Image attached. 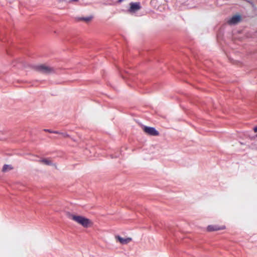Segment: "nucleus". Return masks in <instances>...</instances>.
<instances>
[{"label": "nucleus", "instance_id": "f257e3e1", "mask_svg": "<svg viewBox=\"0 0 257 257\" xmlns=\"http://www.w3.org/2000/svg\"><path fill=\"white\" fill-rule=\"evenodd\" d=\"M69 217L85 228H87L92 224V221L89 219L83 216L70 214Z\"/></svg>", "mask_w": 257, "mask_h": 257}, {"label": "nucleus", "instance_id": "f03ea898", "mask_svg": "<svg viewBox=\"0 0 257 257\" xmlns=\"http://www.w3.org/2000/svg\"><path fill=\"white\" fill-rule=\"evenodd\" d=\"M35 68L36 70L43 74H49L55 72L53 68L44 64L36 66Z\"/></svg>", "mask_w": 257, "mask_h": 257}, {"label": "nucleus", "instance_id": "7ed1b4c3", "mask_svg": "<svg viewBox=\"0 0 257 257\" xmlns=\"http://www.w3.org/2000/svg\"><path fill=\"white\" fill-rule=\"evenodd\" d=\"M143 131L146 134L153 136H157L159 135V132L153 127H149V126H144Z\"/></svg>", "mask_w": 257, "mask_h": 257}, {"label": "nucleus", "instance_id": "20e7f679", "mask_svg": "<svg viewBox=\"0 0 257 257\" xmlns=\"http://www.w3.org/2000/svg\"><path fill=\"white\" fill-rule=\"evenodd\" d=\"M130 8L128 10L130 13H135L140 10L141 7L140 3H131L130 4Z\"/></svg>", "mask_w": 257, "mask_h": 257}, {"label": "nucleus", "instance_id": "39448f33", "mask_svg": "<svg viewBox=\"0 0 257 257\" xmlns=\"http://www.w3.org/2000/svg\"><path fill=\"white\" fill-rule=\"evenodd\" d=\"M115 238L116 241L119 242L121 244H127L132 240L131 237L123 238L119 235H115Z\"/></svg>", "mask_w": 257, "mask_h": 257}, {"label": "nucleus", "instance_id": "423d86ee", "mask_svg": "<svg viewBox=\"0 0 257 257\" xmlns=\"http://www.w3.org/2000/svg\"><path fill=\"white\" fill-rule=\"evenodd\" d=\"M241 20L240 16L239 15H235L230 18L228 21L227 23L229 25H235L237 24Z\"/></svg>", "mask_w": 257, "mask_h": 257}, {"label": "nucleus", "instance_id": "0eeeda50", "mask_svg": "<svg viewBox=\"0 0 257 257\" xmlns=\"http://www.w3.org/2000/svg\"><path fill=\"white\" fill-rule=\"evenodd\" d=\"M225 228L224 226L219 227L217 225H209L207 227V230L209 231H217L219 230H222Z\"/></svg>", "mask_w": 257, "mask_h": 257}, {"label": "nucleus", "instance_id": "6e6552de", "mask_svg": "<svg viewBox=\"0 0 257 257\" xmlns=\"http://www.w3.org/2000/svg\"><path fill=\"white\" fill-rule=\"evenodd\" d=\"M92 19H93V16H90L86 17H78V18H76V20L77 21H83L86 23H88V22H90V21H91Z\"/></svg>", "mask_w": 257, "mask_h": 257}, {"label": "nucleus", "instance_id": "1a4fd4ad", "mask_svg": "<svg viewBox=\"0 0 257 257\" xmlns=\"http://www.w3.org/2000/svg\"><path fill=\"white\" fill-rule=\"evenodd\" d=\"M13 169V167L9 165H5L2 169L3 172H6Z\"/></svg>", "mask_w": 257, "mask_h": 257}, {"label": "nucleus", "instance_id": "9d476101", "mask_svg": "<svg viewBox=\"0 0 257 257\" xmlns=\"http://www.w3.org/2000/svg\"><path fill=\"white\" fill-rule=\"evenodd\" d=\"M40 162L47 165H51L52 164L51 160L46 159H42L40 160Z\"/></svg>", "mask_w": 257, "mask_h": 257}, {"label": "nucleus", "instance_id": "9b49d317", "mask_svg": "<svg viewBox=\"0 0 257 257\" xmlns=\"http://www.w3.org/2000/svg\"><path fill=\"white\" fill-rule=\"evenodd\" d=\"M63 138H67L69 137V135L65 133H60V134Z\"/></svg>", "mask_w": 257, "mask_h": 257}, {"label": "nucleus", "instance_id": "f8f14e48", "mask_svg": "<svg viewBox=\"0 0 257 257\" xmlns=\"http://www.w3.org/2000/svg\"><path fill=\"white\" fill-rule=\"evenodd\" d=\"M44 131H46V132H47L50 133H52V132H53V131H51V130H46H46H45Z\"/></svg>", "mask_w": 257, "mask_h": 257}, {"label": "nucleus", "instance_id": "ddd939ff", "mask_svg": "<svg viewBox=\"0 0 257 257\" xmlns=\"http://www.w3.org/2000/svg\"><path fill=\"white\" fill-rule=\"evenodd\" d=\"M52 133L60 134V133L57 131H53Z\"/></svg>", "mask_w": 257, "mask_h": 257}, {"label": "nucleus", "instance_id": "4468645a", "mask_svg": "<svg viewBox=\"0 0 257 257\" xmlns=\"http://www.w3.org/2000/svg\"><path fill=\"white\" fill-rule=\"evenodd\" d=\"M122 1H123V0H119V1H118V2H119V3H121Z\"/></svg>", "mask_w": 257, "mask_h": 257}]
</instances>
